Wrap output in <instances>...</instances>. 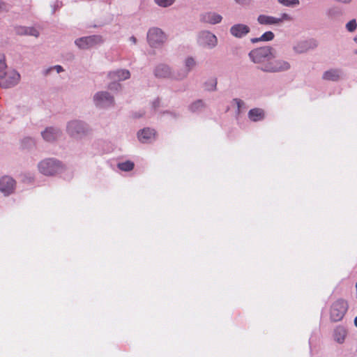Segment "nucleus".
<instances>
[{"label":"nucleus","instance_id":"f257e3e1","mask_svg":"<svg viewBox=\"0 0 357 357\" xmlns=\"http://www.w3.org/2000/svg\"><path fill=\"white\" fill-rule=\"evenodd\" d=\"M249 56L254 63L259 64L260 68L274 58V51L271 47L264 46L252 50L249 53Z\"/></svg>","mask_w":357,"mask_h":357},{"label":"nucleus","instance_id":"f03ea898","mask_svg":"<svg viewBox=\"0 0 357 357\" xmlns=\"http://www.w3.org/2000/svg\"><path fill=\"white\" fill-rule=\"evenodd\" d=\"M39 172L45 176H54L64 170V166L58 160L47 158L39 162Z\"/></svg>","mask_w":357,"mask_h":357},{"label":"nucleus","instance_id":"7ed1b4c3","mask_svg":"<svg viewBox=\"0 0 357 357\" xmlns=\"http://www.w3.org/2000/svg\"><path fill=\"white\" fill-rule=\"evenodd\" d=\"M348 310V303L343 299H338L334 302L330 310V317L333 321H341Z\"/></svg>","mask_w":357,"mask_h":357},{"label":"nucleus","instance_id":"20e7f679","mask_svg":"<svg viewBox=\"0 0 357 357\" xmlns=\"http://www.w3.org/2000/svg\"><path fill=\"white\" fill-rule=\"evenodd\" d=\"M290 63L282 59H275L274 56L273 59L269 60L263 67L260 69L265 72L277 73L287 70L290 68Z\"/></svg>","mask_w":357,"mask_h":357},{"label":"nucleus","instance_id":"39448f33","mask_svg":"<svg viewBox=\"0 0 357 357\" xmlns=\"http://www.w3.org/2000/svg\"><path fill=\"white\" fill-rule=\"evenodd\" d=\"M20 79V74L14 70L6 71L0 74V86L8 89L15 86Z\"/></svg>","mask_w":357,"mask_h":357},{"label":"nucleus","instance_id":"423d86ee","mask_svg":"<svg viewBox=\"0 0 357 357\" xmlns=\"http://www.w3.org/2000/svg\"><path fill=\"white\" fill-rule=\"evenodd\" d=\"M291 17L287 13L281 14L280 17H275L266 15H259L257 22L262 25H276L282 23L284 21H290Z\"/></svg>","mask_w":357,"mask_h":357},{"label":"nucleus","instance_id":"0eeeda50","mask_svg":"<svg viewBox=\"0 0 357 357\" xmlns=\"http://www.w3.org/2000/svg\"><path fill=\"white\" fill-rule=\"evenodd\" d=\"M147 39L151 47H157L165 42V36L161 29L153 28L149 31Z\"/></svg>","mask_w":357,"mask_h":357},{"label":"nucleus","instance_id":"6e6552de","mask_svg":"<svg viewBox=\"0 0 357 357\" xmlns=\"http://www.w3.org/2000/svg\"><path fill=\"white\" fill-rule=\"evenodd\" d=\"M102 38L98 36L82 37L75 40V44L81 49H89L100 43Z\"/></svg>","mask_w":357,"mask_h":357},{"label":"nucleus","instance_id":"1a4fd4ad","mask_svg":"<svg viewBox=\"0 0 357 357\" xmlns=\"http://www.w3.org/2000/svg\"><path fill=\"white\" fill-rule=\"evenodd\" d=\"M97 107H106L114 105V98L107 92H98L93 98Z\"/></svg>","mask_w":357,"mask_h":357},{"label":"nucleus","instance_id":"9d476101","mask_svg":"<svg viewBox=\"0 0 357 357\" xmlns=\"http://www.w3.org/2000/svg\"><path fill=\"white\" fill-rule=\"evenodd\" d=\"M15 187V181L10 176H3L0 178V191L5 195L13 192Z\"/></svg>","mask_w":357,"mask_h":357},{"label":"nucleus","instance_id":"9b49d317","mask_svg":"<svg viewBox=\"0 0 357 357\" xmlns=\"http://www.w3.org/2000/svg\"><path fill=\"white\" fill-rule=\"evenodd\" d=\"M68 132L72 137H79L86 132V128L82 122L73 121L68 123Z\"/></svg>","mask_w":357,"mask_h":357},{"label":"nucleus","instance_id":"f8f14e48","mask_svg":"<svg viewBox=\"0 0 357 357\" xmlns=\"http://www.w3.org/2000/svg\"><path fill=\"white\" fill-rule=\"evenodd\" d=\"M195 66L194 59L189 57L185 61V66L176 74L173 75L174 79H182L185 78L188 73Z\"/></svg>","mask_w":357,"mask_h":357},{"label":"nucleus","instance_id":"ddd939ff","mask_svg":"<svg viewBox=\"0 0 357 357\" xmlns=\"http://www.w3.org/2000/svg\"><path fill=\"white\" fill-rule=\"evenodd\" d=\"M317 45V41L314 39H310L307 40H302L298 42L296 45L294 47V50L296 52L301 54L307 52L310 49L316 47Z\"/></svg>","mask_w":357,"mask_h":357},{"label":"nucleus","instance_id":"4468645a","mask_svg":"<svg viewBox=\"0 0 357 357\" xmlns=\"http://www.w3.org/2000/svg\"><path fill=\"white\" fill-rule=\"evenodd\" d=\"M199 41L201 44L205 46L213 47L217 44V38L214 34L208 31H205L201 33L199 36Z\"/></svg>","mask_w":357,"mask_h":357},{"label":"nucleus","instance_id":"2eb2a0df","mask_svg":"<svg viewBox=\"0 0 357 357\" xmlns=\"http://www.w3.org/2000/svg\"><path fill=\"white\" fill-rule=\"evenodd\" d=\"M250 32V27L243 24H237L232 26L230 33L236 38H242Z\"/></svg>","mask_w":357,"mask_h":357},{"label":"nucleus","instance_id":"dca6fc26","mask_svg":"<svg viewBox=\"0 0 357 357\" xmlns=\"http://www.w3.org/2000/svg\"><path fill=\"white\" fill-rule=\"evenodd\" d=\"M222 16L214 12H207L201 15V21L211 24H215L222 21Z\"/></svg>","mask_w":357,"mask_h":357},{"label":"nucleus","instance_id":"f3484780","mask_svg":"<svg viewBox=\"0 0 357 357\" xmlns=\"http://www.w3.org/2000/svg\"><path fill=\"white\" fill-rule=\"evenodd\" d=\"M155 136V131L153 129L146 128L137 133L139 140L142 143H146L153 139Z\"/></svg>","mask_w":357,"mask_h":357},{"label":"nucleus","instance_id":"a211bd4d","mask_svg":"<svg viewBox=\"0 0 357 357\" xmlns=\"http://www.w3.org/2000/svg\"><path fill=\"white\" fill-rule=\"evenodd\" d=\"M176 73H172L170 68L164 64L158 65L155 70V75L158 77H172Z\"/></svg>","mask_w":357,"mask_h":357},{"label":"nucleus","instance_id":"6ab92c4d","mask_svg":"<svg viewBox=\"0 0 357 357\" xmlns=\"http://www.w3.org/2000/svg\"><path fill=\"white\" fill-rule=\"evenodd\" d=\"M130 76V72L127 70H118L109 73L110 79L114 81H123L128 79Z\"/></svg>","mask_w":357,"mask_h":357},{"label":"nucleus","instance_id":"aec40b11","mask_svg":"<svg viewBox=\"0 0 357 357\" xmlns=\"http://www.w3.org/2000/svg\"><path fill=\"white\" fill-rule=\"evenodd\" d=\"M16 32L19 35H28L38 37V31L33 27L19 26L16 29Z\"/></svg>","mask_w":357,"mask_h":357},{"label":"nucleus","instance_id":"412c9836","mask_svg":"<svg viewBox=\"0 0 357 357\" xmlns=\"http://www.w3.org/2000/svg\"><path fill=\"white\" fill-rule=\"evenodd\" d=\"M248 117L252 121H259L264 118V110L260 108L252 109L248 112Z\"/></svg>","mask_w":357,"mask_h":357},{"label":"nucleus","instance_id":"4be33fe9","mask_svg":"<svg viewBox=\"0 0 357 357\" xmlns=\"http://www.w3.org/2000/svg\"><path fill=\"white\" fill-rule=\"evenodd\" d=\"M42 135L45 140L52 142L57 137L59 131L53 128H49L42 133Z\"/></svg>","mask_w":357,"mask_h":357},{"label":"nucleus","instance_id":"5701e85b","mask_svg":"<svg viewBox=\"0 0 357 357\" xmlns=\"http://www.w3.org/2000/svg\"><path fill=\"white\" fill-rule=\"evenodd\" d=\"M340 77V72L337 70H329L323 75V79L328 81H337Z\"/></svg>","mask_w":357,"mask_h":357},{"label":"nucleus","instance_id":"b1692460","mask_svg":"<svg viewBox=\"0 0 357 357\" xmlns=\"http://www.w3.org/2000/svg\"><path fill=\"white\" fill-rule=\"evenodd\" d=\"M347 336V331L341 326L337 327L334 332V338L338 343H343Z\"/></svg>","mask_w":357,"mask_h":357},{"label":"nucleus","instance_id":"393cba45","mask_svg":"<svg viewBox=\"0 0 357 357\" xmlns=\"http://www.w3.org/2000/svg\"><path fill=\"white\" fill-rule=\"evenodd\" d=\"M274 38V33L272 31H266L261 35L259 38L251 39V41L255 43L259 41H270Z\"/></svg>","mask_w":357,"mask_h":357},{"label":"nucleus","instance_id":"a878e982","mask_svg":"<svg viewBox=\"0 0 357 357\" xmlns=\"http://www.w3.org/2000/svg\"><path fill=\"white\" fill-rule=\"evenodd\" d=\"M118 167L122 171L128 172L134 168V163L130 160H128L123 162L119 163Z\"/></svg>","mask_w":357,"mask_h":357},{"label":"nucleus","instance_id":"bb28decb","mask_svg":"<svg viewBox=\"0 0 357 357\" xmlns=\"http://www.w3.org/2000/svg\"><path fill=\"white\" fill-rule=\"evenodd\" d=\"M155 3L161 7H168L172 5L175 0H154Z\"/></svg>","mask_w":357,"mask_h":357},{"label":"nucleus","instance_id":"cd10ccee","mask_svg":"<svg viewBox=\"0 0 357 357\" xmlns=\"http://www.w3.org/2000/svg\"><path fill=\"white\" fill-rule=\"evenodd\" d=\"M217 85V80L215 79H211L205 84L206 89L208 91L215 90Z\"/></svg>","mask_w":357,"mask_h":357},{"label":"nucleus","instance_id":"c85d7f7f","mask_svg":"<svg viewBox=\"0 0 357 357\" xmlns=\"http://www.w3.org/2000/svg\"><path fill=\"white\" fill-rule=\"evenodd\" d=\"M278 2L285 6H296L299 4L298 0H278Z\"/></svg>","mask_w":357,"mask_h":357},{"label":"nucleus","instance_id":"c756f323","mask_svg":"<svg viewBox=\"0 0 357 357\" xmlns=\"http://www.w3.org/2000/svg\"><path fill=\"white\" fill-rule=\"evenodd\" d=\"M356 27L357 23L356 20H351L346 24L347 29L350 32L354 31L356 29Z\"/></svg>","mask_w":357,"mask_h":357},{"label":"nucleus","instance_id":"7c9ffc66","mask_svg":"<svg viewBox=\"0 0 357 357\" xmlns=\"http://www.w3.org/2000/svg\"><path fill=\"white\" fill-rule=\"evenodd\" d=\"M204 107V102L202 100H199L195 102H193L191 106H190V109L192 111H196L200 107Z\"/></svg>","mask_w":357,"mask_h":357},{"label":"nucleus","instance_id":"2f4dec72","mask_svg":"<svg viewBox=\"0 0 357 357\" xmlns=\"http://www.w3.org/2000/svg\"><path fill=\"white\" fill-rule=\"evenodd\" d=\"M8 10V4L6 2L0 0V13L6 12Z\"/></svg>","mask_w":357,"mask_h":357},{"label":"nucleus","instance_id":"473e14b6","mask_svg":"<svg viewBox=\"0 0 357 357\" xmlns=\"http://www.w3.org/2000/svg\"><path fill=\"white\" fill-rule=\"evenodd\" d=\"M54 68L56 69L57 73L63 71V68L61 66H56Z\"/></svg>","mask_w":357,"mask_h":357},{"label":"nucleus","instance_id":"72a5a7b5","mask_svg":"<svg viewBox=\"0 0 357 357\" xmlns=\"http://www.w3.org/2000/svg\"><path fill=\"white\" fill-rule=\"evenodd\" d=\"M235 101L236 102L238 107L241 106V103H243V102L241 100L235 99Z\"/></svg>","mask_w":357,"mask_h":357},{"label":"nucleus","instance_id":"f704fd0d","mask_svg":"<svg viewBox=\"0 0 357 357\" xmlns=\"http://www.w3.org/2000/svg\"><path fill=\"white\" fill-rule=\"evenodd\" d=\"M337 1H340L342 3H349L351 0H337Z\"/></svg>","mask_w":357,"mask_h":357},{"label":"nucleus","instance_id":"c9c22d12","mask_svg":"<svg viewBox=\"0 0 357 357\" xmlns=\"http://www.w3.org/2000/svg\"><path fill=\"white\" fill-rule=\"evenodd\" d=\"M130 40H131L134 44H135V43H136V41H137V40H136L135 37H134V36H132V37L130 38Z\"/></svg>","mask_w":357,"mask_h":357},{"label":"nucleus","instance_id":"e433bc0d","mask_svg":"<svg viewBox=\"0 0 357 357\" xmlns=\"http://www.w3.org/2000/svg\"><path fill=\"white\" fill-rule=\"evenodd\" d=\"M354 324L357 327V316L354 319Z\"/></svg>","mask_w":357,"mask_h":357},{"label":"nucleus","instance_id":"4c0bfd02","mask_svg":"<svg viewBox=\"0 0 357 357\" xmlns=\"http://www.w3.org/2000/svg\"><path fill=\"white\" fill-rule=\"evenodd\" d=\"M235 1H236V2H238V3H243L245 1V0H235Z\"/></svg>","mask_w":357,"mask_h":357},{"label":"nucleus","instance_id":"58836bf2","mask_svg":"<svg viewBox=\"0 0 357 357\" xmlns=\"http://www.w3.org/2000/svg\"><path fill=\"white\" fill-rule=\"evenodd\" d=\"M113 85L120 86V84H119L114 83V84H113Z\"/></svg>","mask_w":357,"mask_h":357},{"label":"nucleus","instance_id":"ea45409f","mask_svg":"<svg viewBox=\"0 0 357 357\" xmlns=\"http://www.w3.org/2000/svg\"><path fill=\"white\" fill-rule=\"evenodd\" d=\"M354 40L356 43H357V36L355 37Z\"/></svg>","mask_w":357,"mask_h":357},{"label":"nucleus","instance_id":"a19ab883","mask_svg":"<svg viewBox=\"0 0 357 357\" xmlns=\"http://www.w3.org/2000/svg\"><path fill=\"white\" fill-rule=\"evenodd\" d=\"M355 54H357V50L355 51Z\"/></svg>","mask_w":357,"mask_h":357}]
</instances>
